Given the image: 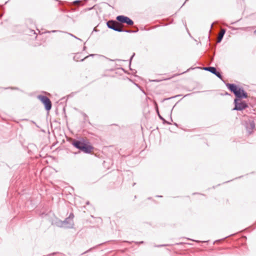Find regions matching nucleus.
<instances>
[{"instance_id":"nucleus-1","label":"nucleus","mask_w":256,"mask_h":256,"mask_svg":"<svg viewBox=\"0 0 256 256\" xmlns=\"http://www.w3.org/2000/svg\"><path fill=\"white\" fill-rule=\"evenodd\" d=\"M72 144L76 148L85 154H90L94 148L87 140L82 138L80 140H74Z\"/></svg>"},{"instance_id":"nucleus-2","label":"nucleus","mask_w":256,"mask_h":256,"mask_svg":"<svg viewBox=\"0 0 256 256\" xmlns=\"http://www.w3.org/2000/svg\"><path fill=\"white\" fill-rule=\"evenodd\" d=\"M226 86L234 94L236 97L234 99L240 100L242 99L248 98V94L244 90L243 88L240 87L234 84L229 83L226 84Z\"/></svg>"},{"instance_id":"nucleus-3","label":"nucleus","mask_w":256,"mask_h":256,"mask_svg":"<svg viewBox=\"0 0 256 256\" xmlns=\"http://www.w3.org/2000/svg\"><path fill=\"white\" fill-rule=\"evenodd\" d=\"M37 98L42 102L44 105L45 110L49 112L52 106V104L50 98L44 95H38Z\"/></svg>"},{"instance_id":"nucleus-4","label":"nucleus","mask_w":256,"mask_h":256,"mask_svg":"<svg viewBox=\"0 0 256 256\" xmlns=\"http://www.w3.org/2000/svg\"><path fill=\"white\" fill-rule=\"evenodd\" d=\"M234 107L233 110H242L248 107V104L244 100H238L237 99L234 100Z\"/></svg>"},{"instance_id":"nucleus-5","label":"nucleus","mask_w":256,"mask_h":256,"mask_svg":"<svg viewBox=\"0 0 256 256\" xmlns=\"http://www.w3.org/2000/svg\"><path fill=\"white\" fill-rule=\"evenodd\" d=\"M106 25L109 28L116 32H122V28L118 26L117 22L115 20H108L106 22Z\"/></svg>"},{"instance_id":"nucleus-6","label":"nucleus","mask_w":256,"mask_h":256,"mask_svg":"<svg viewBox=\"0 0 256 256\" xmlns=\"http://www.w3.org/2000/svg\"><path fill=\"white\" fill-rule=\"evenodd\" d=\"M203 69L205 70L208 71L212 73V74H214L216 75L217 77H218L219 78L222 80V76L221 74L218 72L216 68L214 66H207V67H204Z\"/></svg>"},{"instance_id":"nucleus-7","label":"nucleus","mask_w":256,"mask_h":256,"mask_svg":"<svg viewBox=\"0 0 256 256\" xmlns=\"http://www.w3.org/2000/svg\"><path fill=\"white\" fill-rule=\"evenodd\" d=\"M245 127L249 134H252V130L255 128V124L254 120H248L245 122Z\"/></svg>"},{"instance_id":"nucleus-8","label":"nucleus","mask_w":256,"mask_h":256,"mask_svg":"<svg viewBox=\"0 0 256 256\" xmlns=\"http://www.w3.org/2000/svg\"><path fill=\"white\" fill-rule=\"evenodd\" d=\"M62 223L64 228H72L74 226V221H70L68 218L64 220H62Z\"/></svg>"},{"instance_id":"nucleus-9","label":"nucleus","mask_w":256,"mask_h":256,"mask_svg":"<svg viewBox=\"0 0 256 256\" xmlns=\"http://www.w3.org/2000/svg\"><path fill=\"white\" fill-rule=\"evenodd\" d=\"M126 16L120 15L116 16V20L121 24H126Z\"/></svg>"},{"instance_id":"nucleus-10","label":"nucleus","mask_w":256,"mask_h":256,"mask_svg":"<svg viewBox=\"0 0 256 256\" xmlns=\"http://www.w3.org/2000/svg\"><path fill=\"white\" fill-rule=\"evenodd\" d=\"M62 224V220H61L59 219H56L52 222V224L59 228H64Z\"/></svg>"},{"instance_id":"nucleus-11","label":"nucleus","mask_w":256,"mask_h":256,"mask_svg":"<svg viewBox=\"0 0 256 256\" xmlns=\"http://www.w3.org/2000/svg\"><path fill=\"white\" fill-rule=\"evenodd\" d=\"M226 30L225 29H222L218 38L217 42L220 43L222 40L224 36L226 33Z\"/></svg>"},{"instance_id":"nucleus-12","label":"nucleus","mask_w":256,"mask_h":256,"mask_svg":"<svg viewBox=\"0 0 256 256\" xmlns=\"http://www.w3.org/2000/svg\"><path fill=\"white\" fill-rule=\"evenodd\" d=\"M134 23L133 20L127 16L126 24L128 26H132L134 24Z\"/></svg>"},{"instance_id":"nucleus-13","label":"nucleus","mask_w":256,"mask_h":256,"mask_svg":"<svg viewBox=\"0 0 256 256\" xmlns=\"http://www.w3.org/2000/svg\"><path fill=\"white\" fill-rule=\"evenodd\" d=\"M26 22L28 26H30L34 24V21L32 18L26 19Z\"/></svg>"},{"instance_id":"nucleus-14","label":"nucleus","mask_w":256,"mask_h":256,"mask_svg":"<svg viewBox=\"0 0 256 256\" xmlns=\"http://www.w3.org/2000/svg\"><path fill=\"white\" fill-rule=\"evenodd\" d=\"M156 112H157V114H158V116L159 118H160V120H165L164 119V118L162 116H160V113H159V111H158V108L157 104H156Z\"/></svg>"},{"instance_id":"nucleus-15","label":"nucleus","mask_w":256,"mask_h":256,"mask_svg":"<svg viewBox=\"0 0 256 256\" xmlns=\"http://www.w3.org/2000/svg\"><path fill=\"white\" fill-rule=\"evenodd\" d=\"M74 218V215L72 213H70L68 216V218H69V220H70V221H73V218Z\"/></svg>"},{"instance_id":"nucleus-16","label":"nucleus","mask_w":256,"mask_h":256,"mask_svg":"<svg viewBox=\"0 0 256 256\" xmlns=\"http://www.w3.org/2000/svg\"><path fill=\"white\" fill-rule=\"evenodd\" d=\"M122 32H126L127 33H132V30H124L122 29Z\"/></svg>"},{"instance_id":"nucleus-17","label":"nucleus","mask_w":256,"mask_h":256,"mask_svg":"<svg viewBox=\"0 0 256 256\" xmlns=\"http://www.w3.org/2000/svg\"><path fill=\"white\" fill-rule=\"evenodd\" d=\"M134 30H132V33H136V32H138V28L136 27V26H134Z\"/></svg>"},{"instance_id":"nucleus-18","label":"nucleus","mask_w":256,"mask_h":256,"mask_svg":"<svg viewBox=\"0 0 256 256\" xmlns=\"http://www.w3.org/2000/svg\"><path fill=\"white\" fill-rule=\"evenodd\" d=\"M95 54H90L88 56H94ZM88 57V56H86L84 58H82L80 60V61H83L84 59H86V58H87Z\"/></svg>"},{"instance_id":"nucleus-19","label":"nucleus","mask_w":256,"mask_h":256,"mask_svg":"<svg viewBox=\"0 0 256 256\" xmlns=\"http://www.w3.org/2000/svg\"><path fill=\"white\" fill-rule=\"evenodd\" d=\"M135 55V54L134 53L131 56L130 59V65L131 64V62H132V58H134V56Z\"/></svg>"},{"instance_id":"nucleus-20","label":"nucleus","mask_w":256,"mask_h":256,"mask_svg":"<svg viewBox=\"0 0 256 256\" xmlns=\"http://www.w3.org/2000/svg\"><path fill=\"white\" fill-rule=\"evenodd\" d=\"M69 34L70 36H72V37L74 38H75L78 39V40H80V38H77L76 36H74V35H73L72 34Z\"/></svg>"},{"instance_id":"nucleus-21","label":"nucleus","mask_w":256,"mask_h":256,"mask_svg":"<svg viewBox=\"0 0 256 256\" xmlns=\"http://www.w3.org/2000/svg\"><path fill=\"white\" fill-rule=\"evenodd\" d=\"M78 58L77 57V56H74V60H75V61H78Z\"/></svg>"},{"instance_id":"nucleus-22","label":"nucleus","mask_w":256,"mask_h":256,"mask_svg":"<svg viewBox=\"0 0 256 256\" xmlns=\"http://www.w3.org/2000/svg\"><path fill=\"white\" fill-rule=\"evenodd\" d=\"M168 246V244H161V245L156 246L161 247V246Z\"/></svg>"},{"instance_id":"nucleus-23","label":"nucleus","mask_w":256,"mask_h":256,"mask_svg":"<svg viewBox=\"0 0 256 256\" xmlns=\"http://www.w3.org/2000/svg\"><path fill=\"white\" fill-rule=\"evenodd\" d=\"M30 32L33 33L34 34H36V32L34 30H30Z\"/></svg>"},{"instance_id":"nucleus-24","label":"nucleus","mask_w":256,"mask_h":256,"mask_svg":"<svg viewBox=\"0 0 256 256\" xmlns=\"http://www.w3.org/2000/svg\"><path fill=\"white\" fill-rule=\"evenodd\" d=\"M135 243L136 244H144V241H141V242H135Z\"/></svg>"},{"instance_id":"nucleus-25","label":"nucleus","mask_w":256,"mask_h":256,"mask_svg":"<svg viewBox=\"0 0 256 256\" xmlns=\"http://www.w3.org/2000/svg\"><path fill=\"white\" fill-rule=\"evenodd\" d=\"M80 2V0H76L74 1L73 2H74V4H76V3H78V2Z\"/></svg>"},{"instance_id":"nucleus-26","label":"nucleus","mask_w":256,"mask_h":256,"mask_svg":"<svg viewBox=\"0 0 256 256\" xmlns=\"http://www.w3.org/2000/svg\"><path fill=\"white\" fill-rule=\"evenodd\" d=\"M163 122L164 123V124L166 123V124H170V122L166 121V120H163Z\"/></svg>"},{"instance_id":"nucleus-27","label":"nucleus","mask_w":256,"mask_h":256,"mask_svg":"<svg viewBox=\"0 0 256 256\" xmlns=\"http://www.w3.org/2000/svg\"><path fill=\"white\" fill-rule=\"evenodd\" d=\"M58 30H52V32H57Z\"/></svg>"},{"instance_id":"nucleus-28","label":"nucleus","mask_w":256,"mask_h":256,"mask_svg":"<svg viewBox=\"0 0 256 256\" xmlns=\"http://www.w3.org/2000/svg\"><path fill=\"white\" fill-rule=\"evenodd\" d=\"M190 94H186V95H185V96H184V97H185V96H190Z\"/></svg>"},{"instance_id":"nucleus-29","label":"nucleus","mask_w":256,"mask_h":256,"mask_svg":"<svg viewBox=\"0 0 256 256\" xmlns=\"http://www.w3.org/2000/svg\"><path fill=\"white\" fill-rule=\"evenodd\" d=\"M91 249H92V248L89 249V250H87L86 252H86H88V251H90L91 250Z\"/></svg>"},{"instance_id":"nucleus-30","label":"nucleus","mask_w":256,"mask_h":256,"mask_svg":"<svg viewBox=\"0 0 256 256\" xmlns=\"http://www.w3.org/2000/svg\"><path fill=\"white\" fill-rule=\"evenodd\" d=\"M254 34H256V30L254 32Z\"/></svg>"},{"instance_id":"nucleus-31","label":"nucleus","mask_w":256,"mask_h":256,"mask_svg":"<svg viewBox=\"0 0 256 256\" xmlns=\"http://www.w3.org/2000/svg\"><path fill=\"white\" fill-rule=\"evenodd\" d=\"M153 81L154 82H158V80H154Z\"/></svg>"},{"instance_id":"nucleus-32","label":"nucleus","mask_w":256,"mask_h":256,"mask_svg":"<svg viewBox=\"0 0 256 256\" xmlns=\"http://www.w3.org/2000/svg\"><path fill=\"white\" fill-rule=\"evenodd\" d=\"M214 23H212V24H211V28L213 24H214Z\"/></svg>"},{"instance_id":"nucleus-33","label":"nucleus","mask_w":256,"mask_h":256,"mask_svg":"<svg viewBox=\"0 0 256 256\" xmlns=\"http://www.w3.org/2000/svg\"><path fill=\"white\" fill-rule=\"evenodd\" d=\"M156 196L157 197H162V196Z\"/></svg>"},{"instance_id":"nucleus-34","label":"nucleus","mask_w":256,"mask_h":256,"mask_svg":"<svg viewBox=\"0 0 256 256\" xmlns=\"http://www.w3.org/2000/svg\"><path fill=\"white\" fill-rule=\"evenodd\" d=\"M92 8H89V10H92Z\"/></svg>"},{"instance_id":"nucleus-35","label":"nucleus","mask_w":256,"mask_h":256,"mask_svg":"<svg viewBox=\"0 0 256 256\" xmlns=\"http://www.w3.org/2000/svg\"><path fill=\"white\" fill-rule=\"evenodd\" d=\"M14 88V89H16V90H17V89H18V88Z\"/></svg>"},{"instance_id":"nucleus-36","label":"nucleus","mask_w":256,"mask_h":256,"mask_svg":"<svg viewBox=\"0 0 256 256\" xmlns=\"http://www.w3.org/2000/svg\"><path fill=\"white\" fill-rule=\"evenodd\" d=\"M192 241H194V240H191ZM196 242V240H195ZM198 242H199V241H197Z\"/></svg>"},{"instance_id":"nucleus-37","label":"nucleus","mask_w":256,"mask_h":256,"mask_svg":"<svg viewBox=\"0 0 256 256\" xmlns=\"http://www.w3.org/2000/svg\"><path fill=\"white\" fill-rule=\"evenodd\" d=\"M86 50V46H84V50Z\"/></svg>"},{"instance_id":"nucleus-38","label":"nucleus","mask_w":256,"mask_h":256,"mask_svg":"<svg viewBox=\"0 0 256 256\" xmlns=\"http://www.w3.org/2000/svg\"><path fill=\"white\" fill-rule=\"evenodd\" d=\"M54 254V253H52L51 254H50V255H52V254Z\"/></svg>"},{"instance_id":"nucleus-39","label":"nucleus","mask_w":256,"mask_h":256,"mask_svg":"<svg viewBox=\"0 0 256 256\" xmlns=\"http://www.w3.org/2000/svg\"><path fill=\"white\" fill-rule=\"evenodd\" d=\"M135 184H136V183H134V184H133V186H134Z\"/></svg>"},{"instance_id":"nucleus-40","label":"nucleus","mask_w":256,"mask_h":256,"mask_svg":"<svg viewBox=\"0 0 256 256\" xmlns=\"http://www.w3.org/2000/svg\"><path fill=\"white\" fill-rule=\"evenodd\" d=\"M170 99V98H167L166 100Z\"/></svg>"}]
</instances>
